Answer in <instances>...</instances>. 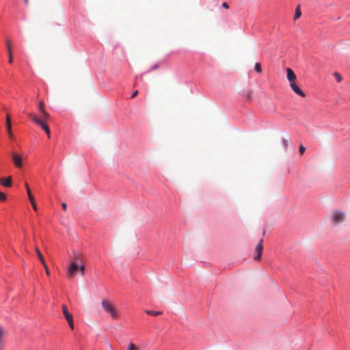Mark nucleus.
Returning <instances> with one entry per match:
<instances>
[{"label": "nucleus", "instance_id": "f257e3e1", "mask_svg": "<svg viewBox=\"0 0 350 350\" xmlns=\"http://www.w3.org/2000/svg\"><path fill=\"white\" fill-rule=\"evenodd\" d=\"M75 261H71L67 270V278H73L77 271H80L82 275H85V266L81 264V258L79 256L75 257Z\"/></svg>", "mask_w": 350, "mask_h": 350}, {"label": "nucleus", "instance_id": "f03ea898", "mask_svg": "<svg viewBox=\"0 0 350 350\" xmlns=\"http://www.w3.org/2000/svg\"><path fill=\"white\" fill-rule=\"evenodd\" d=\"M347 215L346 212L335 209L331 212L329 219L334 226H338L346 221Z\"/></svg>", "mask_w": 350, "mask_h": 350}, {"label": "nucleus", "instance_id": "7ed1b4c3", "mask_svg": "<svg viewBox=\"0 0 350 350\" xmlns=\"http://www.w3.org/2000/svg\"><path fill=\"white\" fill-rule=\"evenodd\" d=\"M101 305L103 308L110 314L112 319H118L119 318L118 311L109 301L103 299L101 301Z\"/></svg>", "mask_w": 350, "mask_h": 350}, {"label": "nucleus", "instance_id": "20e7f679", "mask_svg": "<svg viewBox=\"0 0 350 350\" xmlns=\"http://www.w3.org/2000/svg\"><path fill=\"white\" fill-rule=\"evenodd\" d=\"M263 241L261 239L259 243L257 245L256 247V255L254 256V259L256 260H259L261 258V256L263 250Z\"/></svg>", "mask_w": 350, "mask_h": 350}, {"label": "nucleus", "instance_id": "39448f33", "mask_svg": "<svg viewBox=\"0 0 350 350\" xmlns=\"http://www.w3.org/2000/svg\"><path fill=\"white\" fill-rule=\"evenodd\" d=\"M12 158L13 163H14V165L16 167L20 168L22 167L23 160H22L21 157L19 154H18L16 152H13L12 154Z\"/></svg>", "mask_w": 350, "mask_h": 350}, {"label": "nucleus", "instance_id": "423d86ee", "mask_svg": "<svg viewBox=\"0 0 350 350\" xmlns=\"http://www.w3.org/2000/svg\"><path fill=\"white\" fill-rule=\"evenodd\" d=\"M287 79L289 81L290 83H293L295 82L297 77L292 69L288 68L286 69Z\"/></svg>", "mask_w": 350, "mask_h": 350}, {"label": "nucleus", "instance_id": "0eeeda50", "mask_svg": "<svg viewBox=\"0 0 350 350\" xmlns=\"http://www.w3.org/2000/svg\"><path fill=\"white\" fill-rule=\"evenodd\" d=\"M290 86L292 88V90L295 92V93H296L297 94L299 95L301 97H305V93L297 85L295 82L293 83H290Z\"/></svg>", "mask_w": 350, "mask_h": 350}, {"label": "nucleus", "instance_id": "6e6552de", "mask_svg": "<svg viewBox=\"0 0 350 350\" xmlns=\"http://www.w3.org/2000/svg\"><path fill=\"white\" fill-rule=\"evenodd\" d=\"M5 331L0 327V350H3L5 344Z\"/></svg>", "mask_w": 350, "mask_h": 350}, {"label": "nucleus", "instance_id": "1a4fd4ad", "mask_svg": "<svg viewBox=\"0 0 350 350\" xmlns=\"http://www.w3.org/2000/svg\"><path fill=\"white\" fill-rule=\"evenodd\" d=\"M6 44H7L8 53V56H9L8 62L10 64H12L13 57H12V45H11V42L9 40H6Z\"/></svg>", "mask_w": 350, "mask_h": 350}, {"label": "nucleus", "instance_id": "9d476101", "mask_svg": "<svg viewBox=\"0 0 350 350\" xmlns=\"http://www.w3.org/2000/svg\"><path fill=\"white\" fill-rule=\"evenodd\" d=\"M0 184L6 187H11L12 186L11 176L8 177L7 178H0Z\"/></svg>", "mask_w": 350, "mask_h": 350}, {"label": "nucleus", "instance_id": "9b49d317", "mask_svg": "<svg viewBox=\"0 0 350 350\" xmlns=\"http://www.w3.org/2000/svg\"><path fill=\"white\" fill-rule=\"evenodd\" d=\"M62 312L66 319L72 317V314L68 312V308L66 305H62Z\"/></svg>", "mask_w": 350, "mask_h": 350}, {"label": "nucleus", "instance_id": "f8f14e48", "mask_svg": "<svg viewBox=\"0 0 350 350\" xmlns=\"http://www.w3.org/2000/svg\"><path fill=\"white\" fill-rule=\"evenodd\" d=\"M39 125L45 131V133H46L48 137L49 138L50 135H51L49 127L43 121H42L41 124H39Z\"/></svg>", "mask_w": 350, "mask_h": 350}, {"label": "nucleus", "instance_id": "ddd939ff", "mask_svg": "<svg viewBox=\"0 0 350 350\" xmlns=\"http://www.w3.org/2000/svg\"><path fill=\"white\" fill-rule=\"evenodd\" d=\"M28 116L37 124H40L41 122L42 121L40 118H37L36 116L33 113H29Z\"/></svg>", "mask_w": 350, "mask_h": 350}, {"label": "nucleus", "instance_id": "4468645a", "mask_svg": "<svg viewBox=\"0 0 350 350\" xmlns=\"http://www.w3.org/2000/svg\"><path fill=\"white\" fill-rule=\"evenodd\" d=\"M40 113L41 114V118H40V119L42 120L44 122V121H46L50 118V115L45 110L42 111Z\"/></svg>", "mask_w": 350, "mask_h": 350}, {"label": "nucleus", "instance_id": "2eb2a0df", "mask_svg": "<svg viewBox=\"0 0 350 350\" xmlns=\"http://www.w3.org/2000/svg\"><path fill=\"white\" fill-rule=\"evenodd\" d=\"M301 10H300V5H298L295 9L294 19L296 20V19L299 18L301 16Z\"/></svg>", "mask_w": 350, "mask_h": 350}, {"label": "nucleus", "instance_id": "dca6fc26", "mask_svg": "<svg viewBox=\"0 0 350 350\" xmlns=\"http://www.w3.org/2000/svg\"><path fill=\"white\" fill-rule=\"evenodd\" d=\"M6 129H7L9 137L11 139H12L13 137H14V135H13V133H12V126H11V124H6Z\"/></svg>", "mask_w": 350, "mask_h": 350}, {"label": "nucleus", "instance_id": "f3484780", "mask_svg": "<svg viewBox=\"0 0 350 350\" xmlns=\"http://www.w3.org/2000/svg\"><path fill=\"white\" fill-rule=\"evenodd\" d=\"M145 312L146 314H148L149 315H152V316H157L162 313L161 312H159V311H153V310H146L145 311Z\"/></svg>", "mask_w": 350, "mask_h": 350}, {"label": "nucleus", "instance_id": "a211bd4d", "mask_svg": "<svg viewBox=\"0 0 350 350\" xmlns=\"http://www.w3.org/2000/svg\"><path fill=\"white\" fill-rule=\"evenodd\" d=\"M36 250L37 255H38L40 262L42 263L43 265H45L46 262L44 261V259L40 251L38 248H36Z\"/></svg>", "mask_w": 350, "mask_h": 350}, {"label": "nucleus", "instance_id": "6ab92c4d", "mask_svg": "<svg viewBox=\"0 0 350 350\" xmlns=\"http://www.w3.org/2000/svg\"><path fill=\"white\" fill-rule=\"evenodd\" d=\"M68 323V325L71 329H74V322H73V318H69L68 319H66Z\"/></svg>", "mask_w": 350, "mask_h": 350}, {"label": "nucleus", "instance_id": "aec40b11", "mask_svg": "<svg viewBox=\"0 0 350 350\" xmlns=\"http://www.w3.org/2000/svg\"><path fill=\"white\" fill-rule=\"evenodd\" d=\"M68 323V325L71 329H74V322H73V318H69L68 319H66Z\"/></svg>", "mask_w": 350, "mask_h": 350}, {"label": "nucleus", "instance_id": "412c9836", "mask_svg": "<svg viewBox=\"0 0 350 350\" xmlns=\"http://www.w3.org/2000/svg\"><path fill=\"white\" fill-rule=\"evenodd\" d=\"M38 110L40 112L42 111H44V103L43 100H40L39 102V105H38Z\"/></svg>", "mask_w": 350, "mask_h": 350}, {"label": "nucleus", "instance_id": "4be33fe9", "mask_svg": "<svg viewBox=\"0 0 350 350\" xmlns=\"http://www.w3.org/2000/svg\"><path fill=\"white\" fill-rule=\"evenodd\" d=\"M254 70L257 72L260 73L262 72L261 66L260 63H256L254 66Z\"/></svg>", "mask_w": 350, "mask_h": 350}, {"label": "nucleus", "instance_id": "5701e85b", "mask_svg": "<svg viewBox=\"0 0 350 350\" xmlns=\"http://www.w3.org/2000/svg\"><path fill=\"white\" fill-rule=\"evenodd\" d=\"M334 76L338 82H340L342 81V77L339 73L334 72Z\"/></svg>", "mask_w": 350, "mask_h": 350}, {"label": "nucleus", "instance_id": "b1692460", "mask_svg": "<svg viewBox=\"0 0 350 350\" xmlns=\"http://www.w3.org/2000/svg\"><path fill=\"white\" fill-rule=\"evenodd\" d=\"M128 350H138V348L133 343H130L128 346Z\"/></svg>", "mask_w": 350, "mask_h": 350}, {"label": "nucleus", "instance_id": "393cba45", "mask_svg": "<svg viewBox=\"0 0 350 350\" xmlns=\"http://www.w3.org/2000/svg\"><path fill=\"white\" fill-rule=\"evenodd\" d=\"M27 195H28V198H29V201H33V200H34V198H33V196H32V194H31V192L30 189H28V191H27Z\"/></svg>", "mask_w": 350, "mask_h": 350}, {"label": "nucleus", "instance_id": "a878e982", "mask_svg": "<svg viewBox=\"0 0 350 350\" xmlns=\"http://www.w3.org/2000/svg\"><path fill=\"white\" fill-rule=\"evenodd\" d=\"M252 91L251 90H249L246 93V96L248 99L251 100L252 98Z\"/></svg>", "mask_w": 350, "mask_h": 350}, {"label": "nucleus", "instance_id": "bb28decb", "mask_svg": "<svg viewBox=\"0 0 350 350\" xmlns=\"http://www.w3.org/2000/svg\"><path fill=\"white\" fill-rule=\"evenodd\" d=\"M299 150L301 154H303L306 150V148L303 145H301L299 148Z\"/></svg>", "mask_w": 350, "mask_h": 350}, {"label": "nucleus", "instance_id": "cd10ccee", "mask_svg": "<svg viewBox=\"0 0 350 350\" xmlns=\"http://www.w3.org/2000/svg\"><path fill=\"white\" fill-rule=\"evenodd\" d=\"M6 199V196L5 193L0 192V201H4Z\"/></svg>", "mask_w": 350, "mask_h": 350}, {"label": "nucleus", "instance_id": "c85d7f7f", "mask_svg": "<svg viewBox=\"0 0 350 350\" xmlns=\"http://www.w3.org/2000/svg\"><path fill=\"white\" fill-rule=\"evenodd\" d=\"M6 124H11V120L9 114L6 115V120H5Z\"/></svg>", "mask_w": 350, "mask_h": 350}, {"label": "nucleus", "instance_id": "c756f323", "mask_svg": "<svg viewBox=\"0 0 350 350\" xmlns=\"http://www.w3.org/2000/svg\"><path fill=\"white\" fill-rule=\"evenodd\" d=\"M31 205H32V207L33 208L34 211H37V206H36V204L35 202V200H33V201H30Z\"/></svg>", "mask_w": 350, "mask_h": 350}, {"label": "nucleus", "instance_id": "7c9ffc66", "mask_svg": "<svg viewBox=\"0 0 350 350\" xmlns=\"http://www.w3.org/2000/svg\"><path fill=\"white\" fill-rule=\"evenodd\" d=\"M222 7L226 8V9H228L229 8V5L228 4L226 3V2H224L222 3Z\"/></svg>", "mask_w": 350, "mask_h": 350}, {"label": "nucleus", "instance_id": "2f4dec72", "mask_svg": "<svg viewBox=\"0 0 350 350\" xmlns=\"http://www.w3.org/2000/svg\"><path fill=\"white\" fill-rule=\"evenodd\" d=\"M138 94V91L137 90H135L131 95V98H133L134 97H135Z\"/></svg>", "mask_w": 350, "mask_h": 350}, {"label": "nucleus", "instance_id": "473e14b6", "mask_svg": "<svg viewBox=\"0 0 350 350\" xmlns=\"http://www.w3.org/2000/svg\"><path fill=\"white\" fill-rule=\"evenodd\" d=\"M283 145L285 147V148L288 146V141L286 139H283Z\"/></svg>", "mask_w": 350, "mask_h": 350}, {"label": "nucleus", "instance_id": "72a5a7b5", "mask_svg": "<svg viewBox=\"0 0 350 350\" xmlns=\"http://www.w3.org/2000/svg\"><path fill=\"white\" fill-rule=\"evenodd\" d=\"M43 266L44 267V269H45V270H46V274H47V275H49V269H48V267H47V266H46V264L45 263V265H43Z\"/></svg>", "mask_w": 350, "mask_h": 350}, {"label": "nucleus", "instance_id": "f704fd0d", "mask_svg": "<svg viewBox=\"0 0 350 350\" xmlns=\"http://www.w3.org/2000/svg\"><path fill=\"white\" fill-rule=\"evenodd\" d=\"M62 208H63V209H64V211H66V207H67V206H66V204L65 202H63V203L62 204Z\"/></svg>", "mask_w": 350, "mask_h": 350}, {"label": "nucleus", "instance_id": "c9c22d12", "mask_svg": "<svg viewBox=\"0 0 350 350\" xmlns=\"http://www.w3.org/2000/svg\"><path fill=\"white\" fill-rule=\"evenodd\" d=\"M25 186L26 189H27V191H28V189H29L28 184L26 183L25 184Z\"/></svg>", "mask_w": 350, "mask_h": 350}, {"label": "nucleus", "instance_id": "e433bc0d", "mask_svg": "<svg viewBox=\"0 0 350 350\" xmlns=\"http://www.w3.org/2000/svg\"><path fill=\"white\" fill-rule=\"evenodd\" d=\"M24 2L26 5H28L29 3V0H24Z\"/></svg>", "mask_w": 350, "mask_h": 350}]
</instances>
